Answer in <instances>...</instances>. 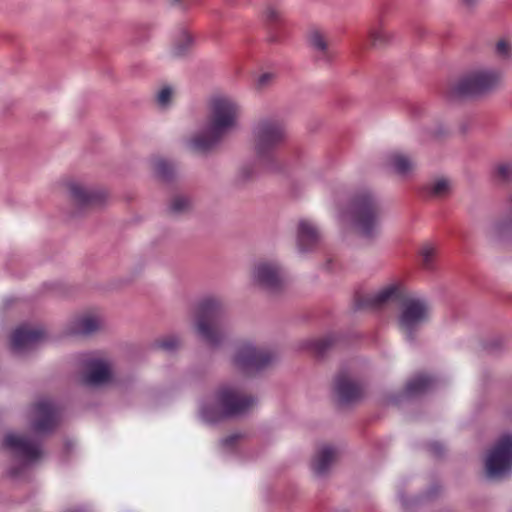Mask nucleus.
<instances>
[{"instance_id":"423d86ee","label":"nucleus","mask_w":512,"mask_h":512,"mask_svg":"<svg viewBox=\"0 0 512 512\" xmlns=\"http://www.w3.org/2000/svg\"><path fill=\"white\" fill-rule=\"evenodd\" d=\"M430 318L431 305L424 297L410 295L401 299L397 323L408 340H413Z\"/></svg>"},{"instance_id":"c03bdc74","label":"nucleus","mask_w":512,"mask_h":512,"mask_svg":"<svg viewBox=\"0 0 512 512\" xmlns=\"http://www.w3.org/2000/svg\"><path fill=\"white\" fill-rule=\"evenodd\" d=\"M401 501L404 505H406V501L403 498H401Z\"/></svg>"},{"instance_id":"9d476101","label":"nucleus","mask_w":512,"mask_h":512,"mask_svg":"<svg viewBox=\"0 0 512 512\" xmlns=\"http://www.w3.org/2000/svg\"><path fill=\"white\" fill-rule=\"evenodd\" d=\"M262 15L267 25V40L270 43H283L288 39L291 23L281 5L268 3Z\"/></svg>"},{"instance_id":"f03ea898","label":"nucleus","mask_w":512,"mask_h":512,"mask_svg":"<svg viewBox=\"0 0 512 512\" xmlns=\"http://www.w3.org/2000/svg\"><path fill=\"white\" fill-rule=\"evenodd\" d=\"M208 106L209 125L187 140V146L195 152L214 147L226 132L236 127L241 112L239 102L226 94L213 95Z\"/></svg>"},{"instance_id":"f257e3e1","label":"nucleus","mask_w":512,"mask_h":512,"mask_svg":"<svg viewBox=\"0 0 512 512\" xmlns=\"http://www.w3.org/2000/svg\"><path fill=\"white\" fill-rule=\"evenodd\" d=\"M250 133L255 158L239 167L237 179L240 182L255 178L261 171L273 169L277 162L276 151L287 139L284 122L275 116L258 118L252 124Z\"/></svg>"},{"instance_id":"0eeeda50","label":"nucleus","mask_w":512,"mask_h":512,"mask_svg":"<svg viewBox=\"0 0 512 512\" xmlns=\"http://www.w3.org/2000/svg\"><path fill=\"white\" fill-rule=\"evenodd\" d=\"M501 75L493 69L474 70L455 82L449 89L452 97H470L494 89L500 82Z\"/></svg>"},{"instance_id":"e433bc0d","label":"nucleus","mask_w":512,"mask_h":512,"mask_svg":"<svg viewBox=\"0 0 512 512\" xmlns=\"http://www.w3.org/2000/svg\"><path fill=\"white\" fill-rule=\"evenodd\" d=\"M332 343L333 339L331 337H325L315 340L313 342V347L317 352L323 353L328 347L332 345Z\"/></svg>"},{"instance_id":"c9c22d12","label":"nucleus","mask_w":512,"mask_h":512,"mask_svg":"<svg viewBox=\"0 0 512 512\" xmlns=\"http://www.w3.org/2000/svg\"><path fill=\"white\" fill-rule=\"evenodd\" d=\"M180 342L179 339L176 336H168L161 341H159L158 346L166 351H174L178 346Z\"/></svg>"},{"instance_id":"dca6fc26","label":"nucleus","mask_w":512,"mask_h":512,"mask_svg":"<svg viewBox=\"0 0 512 512\" xmlns=\"http://www.w3.org/2000/svg\"><path fill=\"white\" fill-rule=\"evenodd\" d=\"M404 286L400 281L390 282L367 296V303L373 307H381L403 297Z\"/></svg>"},{"instance_id":"412c9836","label":"nucleus","mask_w":512,"mask_h":512,"mask_svg":"<svg viewBox=\"0 0 512 512\" xmlns=\"http://www.w3.org/2000/svg\"><path fill=\"white\" fill-rule=\"evenodd\" d=\"M386 165L402 177L409 176L417 167V163L414 158L402 151H393L389 153L386 157Z\"/></svg>"},{"instance_id":"79ce46f5","label":"nucleus","mask_w":512,"mask_h":512,"mask_svg":"<svg viewBox=\"0 0 512 512\" xmlns=\"http://www.w3.org/2000/svg\"><path fill=\"white\" fill-rule=\"evenodd\" d=\"M67 512H82L81 510H69Z\"/></svg>"},{"instance_id":"5701e85b","label":"nucleus","mask_w":512,"mask_h":512,"mask_svg":"<svg viewBox=\"0 0 512 512\" xmlns=\"http://www.w3.org/2000/svg\"><path fill=\"white\" fill-rule=\"evenodd\" d=\"M487 234L494 239H505L512 236V195L509 198L508 214L490 223L487 227Z\"/></svg>"},{"instance_id":"39448f33","label":"nucleus","mask_w":512,"mask_h":512,"mask_svg":"<svg viewBox=\"0 0 512 512\" xmlns=\"http://www.w3.org/2000/svg\"><path fill=\"white\" fill-rule=\"evenodd\" d=\"M223 313L221 302L214 297L202 299L196 307V332L210 346H218L226 337L222 322Z\"/></svg>"},{"instance_id":"393cba45","label":"nucleus","mask_w":512,"mask_h":512,"mask_svg":"<svg viewBox=\"0 0 512 512\" xmlns=\"http://www.w3.org/2000/svg\"><path fill=\"white\" fill-rule=\"evenodd\" d=\"M435 384V379L427 374H420L412 378L406 386L409 396H416L429 391Z\"/></svg>"},{"instance_id":"f3484780","label":"nucleus","mask_w":512,"mask_h":512,"mask_svg":"<svg viewBox=\"0 0 512 512\" xmlns=\"http://www.w3.org/2000/svg\"><path fill=\"white\" fill-rule=\"evenodd\" d=\"M68 190L71 199L81 207L100 203L104 198L101 191L75 181L68 184Z\"/></svg>"},{"instance_id":"6ab92c4d","label":"nucleus","mask_w":512,"mask_h":512,"mask_svg":"<svg viewBox=\"0 0 512 512\" xmlns=\"http://www.w3.org/2000/svg\"><path fill=\"white\" fill-rule=\"evenodd\" d=\"M102 326V319L95 314H84L72 319L67 327L69 335L87 336L98 331Z\"/></svg>"},{"instance_id":"7ed1b4c3","label":"nucleus","mask_w":512,"mask_h":512,"mask_svg":"<svg viewBox=\"0 0 512 512\" xmlns=\"http://www.w3.org/2000/svg\"><path fill=\"white\" fill-rule=\"evenodd\" d=\"M381 205L375 192L367 187L356 190L347 208L339 207L338 222L344 227H353L365 238H374L380 231Z\"/></svg>"},{"instance_id":"ddd939ff","label":"nucleus","mask_w":512,"mask_h":512,"mask_svg":"<svg viewBox=\"0 0 512 512\" xmlns=\"http://www.w3.org/2000/svg\"><path fill=\"white\" fill-rule=\"evenodd\" d=\"M28 419L31 430L36 434L48 433L58 423V411L48 399L37 401L29 410Z\"/></svg>"},{"instance_id":"aec40b11","label":"nucleus","mask_w":512,"mask_h":512,"mask_svg":"<svg viewBox=\"0 0 512 512\" xmlns=\"http://www.w3.org/2000/svg\"><path fill=\"white\" fill-rule=\"evenodd\" d=\"M334 391L338 401L342 404L350 403L358 399L362 394L361 386L352 381L345 373H341L337 376Z\"/></svg>"},{"instance_id":"473e14b6","label":"nucleus","mask_w":512,"mask_h":512,"mask_svg":"<svg viewBox=\"0 0 512 512\" xmlns=\"http://www.w3.org/2000/svg\"><path fill=\"white\" fill-rule=\"evenodd\" d=\"M494 176L501 181L508 180L512 176V164L499 162L494 166Z\"/></svg>"},{"instance_id":"a878e982","label":"nucleus","mask_w":512,"mask_h":512,"mask_svg":"<svg viewBox=\"0 0 512 512\" xmlns=\"http://www.w3.org/2000/svg\"><path fill=\"white\" fill-rule=\"evenodd\" d=\"M368 37L372 46L383 47L392 41L393 33L386 29L381 22H379L369 29Z\"/></svg>"},{"instance_id":"2eb2a0df","label":"nucleus","mask_w":512,"mask_h":512,"mask_svg":"<svg viewBox=\"0 0 512 512\" xmlns=\"http://www.w3.org/2000/svg\"><path fill=\"white\" fill-rule=\"evenodd\" d=\"M87 369L84 382L89 386H99L108 383L112 378L111 367L108 362L91 356L83 360Z\"/></svg>"},{"instance_id":"f8f14e48","label":"nucleus","mask_w":512,"mask_h":512,"mask_svg":"<svg viewBox=\"0 0 512 512\" xmlns=\"http://www.w3.org/2000/svg\"><path fill=\"white\" fill-rule=\"evenodd\" d=\"M251 279L254 284L269 291H275L284 283V273L280 264L271 260L256 262L251 270Z\"/></svg>"},{"instance_id":"1a4fd4ad","label":"nucleus","mask_w":512,"mask_h":512,"mask_svg":"<svg viewBox=\"0 0 512 512\" xmlns=\"http://www.w3.org/2000/svg\"><path fill=\"white\" fill-rule=\"evenodd\" d=\"M486 473L501 478L512 472V435H502L489 449L485 458Z\"/></svg>"},{"instance_id":"c756f323","label":"nucleus","mask_w":512,"mask_h":512,"mask_svg":"<svg viewBox=\"0 0 512 512\" xmlns=\"http://www.w3.org/2000/svg\"><path fill=\"white\" fill-rule=\"evenodd\" d=\"M436 255V248L431 244H425L420 249L422 266L425 269H432Z\"/></svg>"},{"instance_id":"f704fd0d","label":"nucleus","mask_w":512,"mask_h":512,"mask_svg":"<svg viewBox=\"0 0 512 512\" xmlns=\"http://www.w3.org/2000/svg\"><path fill=\"white\" fill-rule=\"evenodd\" d=\"M275 79L273 72H263L256 79V86L258 89H264L269 87Z\"/></svg>"},{"instance_id":"7c9ffc66","label":"nucleus","mask_w":512,"mask_h":512,"mask_svg":"<svg viewBox=\"0 0 512 512\" xmlns=\"http://www.w3.org/2000/svg\"><path fill=\"white\" fill-rule=\"evenodd\" d=\"M174 96V90L171 86H163L156 94L157 105L163 109L170 106Z\"/></svg>"},{"instance_id":"72a5a7b5","label":"nucleus","mask_w":512,"mask_h":512,"mask_svg":"<svg viewBox=\"0 0 512 512\" xmlns=\"http://www.w3.org/2000/svg\"><path fill=\"white\" fill-rule=\"evenodd\" d=\"M496 54L502 58H510L512 56V46L505 39H500L495 47Z\"/></svg>"},{"instance_id":"9b49d317","label":"nucleus","mask_w":512,"mask_h":512,"mask_svg":"<svg viewBox=\"0 0 512 512\" xmlns=\"http://www.w3.org/2000/svg\"><path fill=\"white\" fill-rule=\"evenodd\" d=\"M4 446L26 464H32L43 456L38 439L20 433H8L4 438Z\"/></svg>"},{"instance_id":"bb28decb","label":"nucleus","mask_w":512,"mask_h":512,"mask_svg":"<svg viewBox=\"0 0 512 512\" xmlns=\"http://www.w3.org/2000/svg\"><path fill=\"white\" fill-rule=\"evenodd\" d=\"M451 189V183L447 178L440 177L431 181L427 186L429 195L440 198L446 196Z\"/></svg>"},{"instance_id":"4be33fe9","label":"nucleus","mask_w":512,"mask_h":512,"mask_svg":"<svg viewBox=\"0 0 512 512\" xmlns=\"http://www.w3.org/2000/svg\"><path fill=\"white\" fill-rule=\"evenodd\" d=\"M338 454L337 449L332 445L321 446L312 461V470L318 476L325 475Z\"/></svg>"},{"instance_id":"58836bf2","label":"nucleus","mask_w":512,"mask_h":512,"mask_svg":"<svg viewBox=\"0 0 512 512\" xmlns=\"http://www.w3.org/2000/svg\"><path fill=\"white\" fill-rule=\"evenodd\" d=\"M462 3L469 7V8H472V7H475L478 3V0H461Z\"/></svg>"},{"instance_id":"a19ab883","label":"nucleus","mask_w":512,"mask_h":512,"mask_svg":"<svg viewBox=\"0 0 512 512\" xmlns=\"http://www.w3.org/2000/svg\"><path fill=\"white\" fill-rule=\"evenodd\" d=\"M173 4H179L181 3L183 0H170Z\"/></svg>"},{"instance_id":"ea45409f","label":"nucleus","mask_w":512,"mask_h":512,"mask_svg":"<svg viewBox=\"0 0 512 512\" xmlns=\"http://www.w3.org/2000/svg\"><path fill=\"white\" fill-rule=\"evenodd\" d=\"M431 449L436 455L440 454L442 451V447L439 444H432Z\"/></svg>"},{"instance_id":"37998d69","label":"nucleus","mask_w":512,"mask_h":512,"mask_svg":"<svg viewBox=\"0 0 512 512\" xmlns=\"http://www.w3.org/2000/svg\"><path fill=\"white\" fill-rule=\"evenodd\" d=\"M11 475H12V476H16V475H17V473H16L15 471H11Z\"/></svg>"},{"instance_id":"20e7f679","label":"nucleus","mask_w":512,"mask_h":512,"mask_svg":"<svg viewBox=\"0 0 512 512\" xmlns=\"http://www.w3.org/2000/svg\"><path fill=\"white\" fill-rule=\"evenodd\" d=\"M256 402L254 396L245 394L239 386L227 384L220 387L213 399L201 404L200 416L207 423H216L225 417L247 413Z\"/></svg>"},{"instance_id":"a211bd4d","label":"nucleus","mask_w":512,"mask_h":512,"mask_svg":"<svg viewBox=\"0 0 512 512\" xmlns=\"http://www.w3.org/2000/svg\"><path fill=\"white\" fill-rule=\"evenodd\" d=\"M318 227L309 220H301L298 224L297 245L301 252L311 251L320 241Z\"/></svg>"},{"instance_id":"c85d7f7f","label":"nucleus","mask_w":512,"mask_h":512,"mask_svg":"<svg viewBox=\"0 0 512 512\" xmlns=\"http://www.w3.org/2000/svg\"><path fill=\"white\" fill-rule=\"evenodd\" d=\"M153 165L156 175L163 180H169L174 175L175 167L173 163L165 159H156Z\"/></svg>"},{"instance_id":"4468645a","label":"nucleus","mask_w":512,"mask_h":512,"mask_svg":"<svg viewBox=\"0 0 512 512\" xmlns=\"http://www.w3.org/2000/svg\"><path fill=\"white\" fill-rule=\"evenodd\" d=\"M44 337L45 332L41 327L21 325L11 336V348L14 353L23 354L34 348Z\"/></svg>"},{"instance_id":"b1692460","label":"nucleus","mask_w":512,"mask_h":512,"mask_svg":"<svg viewBox=\"0 0 512 512\" xmlns=\"http://www.w3.org/2000/svg\"><path fill=\"white\" fill-rule=\"evenodd\" d=\"M308 43L319 61L327 63L333 57V52L329 47L328 41L325 35L320 31H311L308 35Z\"/></svg>"},{"instance_id":"4c0bfd02","label":"nucleus","mask_w":512,"mask_h":512,"mask_svg":"<svg viewBox=\"0 0 512 512\" xmlns=\"http://www.w3.org/2000/svg\"><path fill=\"white\" fill-rule=\"evenodd\" d=\"M239 438V435L233 434L225 439L222 440V446L223 447H229L232 446L233 443Z\"/></svg>"},{"instance_id":"cd10ccee","label":"nucleus","mask_w":512,"mask_h":512,"mask_svg":"<svg viewBox=\"0 0 512 512\" xmlns=\"http://www.w3.org/2000/svg\"><path fill=\"white\" fill-rule=\"evenodd\" d=\"M192 44V36L187 31H182L173 43L171 53L175 57L183 56Z\"/></svg>"},{"instance_id":"6e6552de","label":"nucleus","mask_w":512,"mask_h":512,"mask_svg":"<svg viewBox=\"0 0 512 512\" xmlns=\"http://www.w3.org/2000/svg\"><path fill=\"white\" fill-rule=\"evenodd\" d=\"M275 359L276 355L271 350L243 342L236 347L232 362L237 369L251 374L268 367Z\"/></svg>"},{"instance_id":"2f4dec72","label":"nucleus","mask_w":512,"mask_h":512,"mask_svg":"<svg viewBox=\"0 0 512 512\" xmlns=\"http://www.w3.org/2000/svg\"><path fill=\"white\" fill-rule=\"evenodd\" d=\"M191 206L189 198L184 195H176L170 202V210L173 213L180 214L187 211Z\"/></svg>"}]
</instances>
